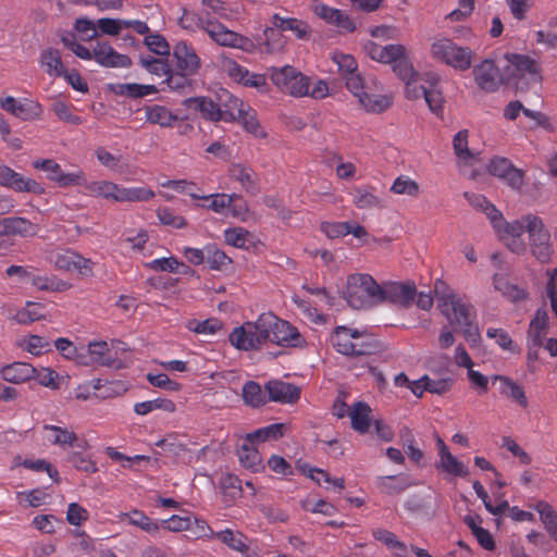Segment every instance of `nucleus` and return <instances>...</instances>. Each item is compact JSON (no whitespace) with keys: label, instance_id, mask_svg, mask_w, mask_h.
Listing matches in <instances>:
<instances>
[{"label":"nucleus","instance_id":"nucleus-64","mask_svg":"<svg viewBox=\"0 0 557 557\" xmlns=\"http://www.w3.org/2000/svg\"><path fill=\"white\" fill-rule=\"evenodd\" d=\"M16 497L21 505L36 508L45 505L49 495L44 490L35 488L28 492H18Z\"/></svg>","mask_w":557,"mask_h":557},{"label":"nucleus","instance_id":"nucleus-9","mask_svg":"<svg viewBox=\"0 0 557 557\" xmlns=\"http://www.w3.org/2000/svg\"><path fill=\"white\" fill-rule=\"evenodd\" d=\"M331 343L343 355H363L370 351V337L366 333L346 326L335 329Z\"/></svg>","mask_w":557,"mask_h":557},{"label":"nucleus","instance_id":"nucleus-51","mask_svg":"<svg viewBox=\"0 0 557 557\" xmlns=\"http://www.w3.org/2000/svg\"><path fill=\"white\" fill-rule=\"evenodd\" d=\"M540 515V519L544 524L546 531L553 540L557 542V513L556 511L544 502H539L535 506Z\"/></svg>","mask_w":557,"mask_h":557},{"label":"nucleus","instance_id":"nucleus-13","mask_svg":"<svg viewBox=\"0 0 557 557\" xmlns=\"http://www.w3.org/2000/svg\"><path fill=\"white\" fill-rule=\"evenodd\" d=\"M48 260L57 270L75 273L79 276H89L92 274L90 259H86L74 250L62 249L49 253Z\"/></svg>","mask_w":557,"mask_h":557},{"label":"nucleus","instance_id":"nucleus-49","mask_svg":"<svg viewBox=\"0 0 557 557\" xmlns=\"http://www.w3.org/2000/svg\"><path fill=\"white\" fill-rule=\"evenodd\" d=\"M238 458L243 467L257 472L262 468V459L259 451L248 443H244L238 449Z\"/></svg>","mask_w":557,"mask_h":557},{"label":"nucleus","instance_id":"nucleus-54","mask_svg":"<svg viewBox=\"0 0 557 557\" xmlns=\"http://www.w3.org/2000/svg\"><path fill=\"white\" fill-rule=\"evenodd\" d=\"M116 92L131 98H143L157 92L154 85L126 83L117 86Z\"/></svg>","mask_w":557,"mask_h":557},{"label":"nucleus","instance_id":"nucleus-62","mask_svg":"<svg viewBox=\"0 0 557 557\" xmlns=\"http://www.w3.org/2000/svg\"><path fill=\"white\" fill-rule=\"evenodd\" d=\"M182 265L184 263L173 256L153 259L145 264L146 268L152 271L170 273H177Z\"/></svg>","mask_w":557,"mask_h":557},{"label":"nucleus","instance_id":"nucleus-55","mask_svg":"<svg viewBox=\"0 0 557 557\" xmlns=\"http://www.w3.org/2000/svg\"><path fill=\"white\" fill-rule=\"evenodd\" d=\"M398 78L403 81L405 84V94L406 97L410 100L419 99L422 97L424 89H426L424 86L419 85L418 82L420 79L419 73L416 71L414 66L412 65V73L401 76L396 75Z\"/></svg>","mask_w":557,"mask_h":557},{"label":"nucleus","instance_id":"nucleus-6","mask_svg":"<svg viewBox=\"0 0 557 557\" xmlns=\"http://www.w3.org/2000/svg\"><path fill=\"white\" fill-rule=\"evenodd\" d=\"M381 285L371 275L356 273L347 277L342 295L351 308L367 309L381 304Z\"/></svg>","mask_w":557,"mask_h":557},{"label":"nucleus","instance_id":"nucleus-52","mask_svg":"<svg viewBox=\"0 0 557 557\" xmlns=\"http://www.w3.org/2000/svg\"><path fill=\"white\" fill-rule=\"evenodd\" d=\"M465 196L473 208L485 213L491 224L495 223V221L503 215L502 212L484 196L474 194H466Z\"/></svg>","mask_w":557,"mask_h":557},{"label":"nucleus","instance_id":"nucleus-11","mask_svg":"<svg viewBox=\"0 0 557 557\" xmlns=\"http://www.w3.org/2000/svg\"><path fill=\"white\" fill-rule=\"evenodd\" d=\"M33 168L46 172L47 178L54 182L59 187H76L86 184V174L77 169L73 172H64L59 163L52 159H38L33 161Z\"/></svg>","mask_w":557,"mask_h":557},{"label":"nucleus","instance_id":"nucleus-21","mask_svg":"<svg viewBox=\"0 0 557 557\" xmlns=\"http://www.w3.org/2000/svg\"><path fill=\"white\" fill-rule=\"evenodd\" d=\"M488 172L502 178L513 189H520L523 185V172L512 165V163L503 157H494L487 164Z\"/></svg>","mask_w":557,"mask_h":557},{"label":"nucleus","instance_id":"nucleus-15","mask_svg":"<svg viewBox=\"0 0 557 557\" xmlns=\"http://www.w3.org/2000/svg\"><path fill=\"white\" fill-rule=\"evenodd\" d=\"M0 108L23 121L38 120L42 114L41 104L28 98L16 99L13 96L1 97Z\"/></svg>","mask_w":557,"mask_h":557},{"label":"nucleus","instance_id":"nucleus-57","mask_svg":"<svg viewBox=\"0 0 557 557\" xmlns=\"http://www.w3.org/2000/svg\"><path fill=\"white\" fill-rule=\"evenodd\" d=\"M472 487L476 496L483 502L484 507L490 513L498 516L502 515L505 510L509 509V504L506 499H502L498 505H493L490 500L486 491L479 481H474Z\"/></svg>","mask_w":557,"mask_h":557},{"label":"nucleus","instance_id":"nucleus-47","mask_svg":"<svg viewBox=\"0 0 557 557\" xmlns=\"http://www.w3.org/2000/svg\"><path fill=\"white\" fill-rule=\"evenodd\" d=\"M46 438L61 447L71 446L76 441V435L73 431L57 425H45Z\"/></svg>","mask_w":557,"mask_h":557},{"label":"nucleus","instance_id":"nucleus-48","mask_svg":"<svg viewBox=\"0 0 557 557\" xmlns=\"http://www.w3.org/2000/svg\"><path fill=\"white\" fill-rule=\"evenodd\" d=\"M46 318L45 307L39 302H26L25 307L17 310L14 320L20 324H29Z\"/></svg>","mask_w":557,"mask_h":557},{"label":"nucleus","instance_id":"nucleus-16","mask_svg":"<svg viewBox=\"0 0 557 557\" xmlns=\"http://www.w3.org/2000/svg\"><path fill=\"white\" fill-rule=\"evenodd\" d=\"M475 84L486 92L496 91L503 83L499 67L493 59H484L472 69Z\"/></svg>","mask_w":557,"mask_h":557},{"label":"nucleus","instance_id":"nucleus-2","mask_svg":"<svg viewBox=\"0 0 557 557\" xmlns=\"http://www.w3.org/2000/svg\"><path fill=\"white\" fill-rule=\"evenodd\" d=\"M268 75L272 84L283 94L294 98L310 97L321 100L330 95L325 79L307 76L293 65L271 66Z\"/></svg>","mask_w":557,"mask_h":557},{"label":"nucleus","instance_id":"nucleus-53","mask_svg":"<svg viewBox=\"0 0 557 557\" xmlns=\"http://www.w3.org/2000/svg\"><path fill=\"white\" fill-rule=\"evenodd\" d=\"M17 345L34 356H39L50 350L49 341L38 335L25 336L18 339Z\"/></svg>","mask_w":557,"mask_h":557},{"label":"nucleus","instance_id":"nucleus-56","mask_svg":"<svg viewBox=\"0 0 557 557\" xmlns=\"http://www.w3.org/2000/svg\"><path fill=\"white\" fill-rule=\"evenodd\" d=\"M206 261L210 269L218 271L226 269L232 263V259L214 245H207Z\"/></svg>","mask_w":557,"mask_h":557},{"label":"nucleus","instance_id":"nucleus-1","mask_svg":"<svg viewBox=\"0 0 557 557\" xmlns=\"http://www.w3.org/2000/svg\"><path fill=\"white\" fill-rule=\"evenodd\" d=\"M437 307L448 324L459 330L471 347H479L482 341L474 308L443 281L434 283Z\"/></svg>","mask_w":557,"mask_h":557},{"label":"nucleus","instance_id":"nucleus-61","mask_svg":"<svg viewBox=\"0 0 557 557\" xmlns=\"http://www.w3.org/2000/svg\"><path fill=\"white\" fill-rule=\"evenodd\" d=\"M494 288L500 292L504 296L510 298L511 300H519L525 297V294L522 289H519L512 286L505 275L495 274L493 277Z\"/></svg>","mask_w":557,"mask_h":557},{"label":"nucleus","instance_id":"nucleus-38","mask_svg":"<svg viewBox=\"0 0 557 557\" xmlns=\"http://www.w3.org/2000/svg\"><path fill=\"white\" fill-rule=\"evenodd\" d=\"M39 64L41 69L52 77L65 75V66L58 49L47 48L40 53Z\"/></svg>","mask_w":557,"mask_h":557},{"label":"nucleus","instance_id":"nucleus-19","mask_svg":"<svg viewBox=\"0 0 557 557\" xmlns=\"http://www.w3.org/2000/svg\"><path fill=\"white\" fill-rule=\"evenodd\" d=\"M270 330V339L274 344L283 347H304L306 339L300 332L289 322L278 319L273 314Z\"/></svg>","mask_w":557,"mask_h":557},{"label":"nucleus","instance_id":"nucleus-23","mask_svg":"<svg viewBox=\"0 0 557 557\" xmlns=\"http://www.w3.org/2000/svg\"><path fill=\"white\" fill-rule=\"evenodd\" d=\"M114 361L112 348L104 341H95L87 346H81L79 364L110 366Z\"/></svg>","mask_w":557,"mask_h":557},{"label":"nucleus","instance_id":"nucleus-12","mask_svg":"<svg viewBox=\"0 0 557 557\" xmlns=\"http://www.w3.org/2000/svg\"><path fill=\"white\" fill-rule=\"evenodd\" d=\"M453 149L459 171L470 178L476 176L474 170L480 162V153L469 148V131L461 129L453 137Z\"/></svg>","mask_w":557,"mask_h":557},{"label":"nucleus","instance_id":"nucleus-29","mask_svg":"<svg viewBox=\"0 0 557 557\" xmlns=\"http://www.w3.org/2000/svg\"><path fill=\"white\" fill-rule=\"evenodd\" d=\"M223 235L227 245L238 249L249 250L257 247L259 243L257 236L253 233L239 226L224 230Z\"/></svg>","mask_w":557,"mask_h":557},{"label":"nucleus","instance_id":"nucleus-24","mask_svg":"<svg viewBox=\"0 0 557 557\" xmlns=\"http://www.w3.org/2000/svg\"><path fill=\"white\" fill-rule=\"evenodd\" d=\"M437 460L435 468L447 475L466 478L469 475L468 467L458 460L441 437L436 438Z\"/></svg>","mask_w":557,"mask_h":557},{"label":"nucleus","instance_id":"nucleus-4","mask_svg":"<svg viewBox=\"0 0 557 557\" xmlns=\"http://www.w3.org/2000/svg\"><path fill=\"white\" fill-rule=\"evenodd\" d=\"M273 313L264 312L256 321H249L235 327L228 335V341L236 349L257 350L270 339Z\"/></svg>","mask_w":557,"mask_h":557},{"label":"nucleus","instance_id":"nucleus-25","mask_svg":"<svg viewBox=\"0 0 557 557\" xmlns=\"http://www.w3.org/2000/svg\"><path fill=\"white\" fill-rule=\"evenodd\" d=\"M94 59L98 64L106 67H127L131 65V59L126 54L115 51L107 41L96 42Z\"/></svg>","mask_w":557,"mask_h":557},{"label":"nucleus","instance_id":"nucleus-45","mask_svg":"<svg viewBox=\"0 0 557 557\" xmlns=\"http://www.w3.org/2000/svg\"><path fill=\"white\" fill-rule=\"evenodd\" d=\"M199 199H202L206 201V203L201 205L202 208L212 210L215 213L222 214L226 210H228V208L231 207V205L233 203L234 200L238 199V195L237 194H232V195L213 194V195H209V196L200 195Z\"/></svg>","mask_w":557,"mask_h":557},{"label":"nucleus","instance_id":"nucleus-58","mask_svg":"<svg viewBox=\"0 0 557 557\" xmlns=\"http://www.w3.org/2000/svg\"><path fill=\"white\" fill-rule=\"evenodd\" d=\"M331 60L337 65V70L342 77L358 71V64L351 54L344 53L342 51H334L331 54Z\"/></svg>","mask_w":557,"mask_h":557},{"label":"nucleus","instance_id":"nucleus-35","mask_svg":"<svg viewBox=\"0 0 557 557\" xmlns=\"http://www.w3.org/2000/svg\"><path fill=\"white\" fill-rule=\"evenodd\" d=\"M287 40L273 24L263 30V40L259 45V51L267 54H277L285 50Z\"/></svg>","mask_w":557,"mask_h":557},{"label":"nucleus","instance_id":"nucleus-8","mask_svg":"<svg viewBox=\"0 0 557 557\" xmlns=\"http://www.w3.org/2000/svg\"><path fill=\"white\" fill-rule=\"evenodd\" d=\"M530 218H534V215H527L520 220L507 222L502 215L492 224L499 240L517 255L523 253L527 250L524 235L525 233L529 234L528 221Z\"/></svg>","mask_w":557,"mask_h":557},{"label":"nucleus","instance_id":"nucleus-18","mask_svg":"<svg viewBox=\"0 0 557 557\" xmlns=\"http://www.w3.org/2000/svg\"><path fill=\"white\" fill-rule=\"evenodd\" d=\"M528 225L532 253L540 261H547L552 253L549 233L544 228L542 220L537 216L530 218Z\"/></svg>","mask_w":557,"mask_h":557},{"label":"nucleus","instance_id":"nucleus-60","mask_svg":"<svg viewBox=\"0 0 557 557\" xmlns=\"http://www.w3.org/2000/svg\"><path fill=\"white\" fill-rule=\"evenodd\" d=\"M488 338L495 339V343L505 351L519 354L520 349L513 343L509 334L503 329L488 327L486 331Z\"/></svg>","mask_w":557,"mask_h":557},{"label":"nucleus","instance_id":"nucleus-40","mask_svg":"<svg viewBox=\"0 0 557 557\" xmlns=\"http://www.w3.org/2000/svg\"><path fill=\"white\" fill-rule=\"evenodd\" d=\"M389 191L396 196L418 198L421 194V186L409 175L400 174L393 181Z\"/></svg>","mask_w":557,"mask_h":557},{"label":"nucleus","instance_id":"nucleus-36","mask_svg":"<svg viewBox=\"0 0 557 557\" xmlns=\"http://www.w3.org/2000/svg\"><path fill=\"white\" fill-rule=\"evenodd\" d=\"M146 122L157 124L161 127H173L180 120L178 115L169 108L161 104L147 106L144 109Z\"/></svg>","mask_w":557,"mask_h":557},{"label":"nucleus","instance_id":"nucleus-31","mask_svg":"<svg viewBox=\"0 0 557 557\" xmlns=\"http://www.w3.org/2000/svg\"><path fill=\"white\" fill-rule=\"evenodd\" d=\"M88 195L121 202L123 186L110 181H95L83 185Z\"/></svg>","mask_w":557,"mask_h":557},{"label":"nucleus","instance_id":"nucleus-10","mask_svg":"<svg viewBox=\"0 0 557 557\" xmlns=\"http://www.w3.org/2000/svg\"><path fill=\"white\" fill-rule=\"evenodd\" d=\"M201 23L203 30L219 46L237 48L245 52H253L257 50V46L251 39L226 28L221 23L210 18L201 20Z\"/></svg>","mask_w":557,"mask_h":557},{"label":"nucleus","instance_id":"nucleus-27","mask_svg":"<svg viewBox=\"0 0 557 557\" xmlns=\"http://www.w3.org/2000/svg\"><path fill=\"white\" fill-rule=\"evenodd\" d=\"M265 389L270 399L276 403L293 404L300 397V389L298 386L278 380L270 381L265 385Z\"/></svg>","mask_w":557,"mask_h":557},{"label":"nucleus","instance_id":"nucleus-39","mask_svg":"<svg viewBox=\"0 0 557 557\" xmlns=\"http://www.w3.org/2000/svg\"><path fill=\"white\" fill-rule=\"evenodd\" d=\"M228 176L231 180L238 182L246 191L252 193L256 190L258 176L250 166L233 163L228 168Z\"/></svg>","mask_w":557,"mask_h":557},{"label":"nucleus","instance_id":"nucleus-5","mask_svg":"<svg viewBox=\"0 0 557 557\" xmlns=\"http://www.w3.org/2000/svg\"><path fill=\"white\" fill-rule=\"evenodd\" d=\"M362 50L372 61L391 65L396 75L406 76L412 73V62L409 51L403 44L379 45L372 39L362 42Z\"/></svg>","mask_w":557,"mask_h":557},{"label":"nucleus","instance_id":"nucleus-34","mask_svg":"<svg viewBox=\"0 0 557 557\" xmlns=\"http://www.w3.org/2000/svg\"><path fill=\"white\" fill-rule=\"evenodd\" d=\"M29 283L37 290L51 293L66 292L72 287L71 283L59 278L55 275L36 273L35 271L29 280Z\"/></svg>","mask_w":557,"mask_h":557},{"label":"nucleus","instance_id":"nucleus-20","mask_svg":"<svg viewBox=\"0 0 557 557\" xmlns=\"http://www.w3.org/2000/svg\"><path fill=\"white\" fill-rule=\"evenodd\" d=\"M381 302L388 301L408 307L416 298V285L412 282H385L381 285Z\"/></svg>","mask_w":557,"mask_h":557},{"label":"nucleus","instance_id":"nucleus-32","mask_svg":"<svg viewBox=\"0 0 557 557\" xmlns=\"http://www.w3.org/2000/svg\"><path fill=\"white\" fill-rule=\"evenodd\" d=\"M371 412L372 410L368 404L363 401L355 403L348 410L351 428L360 434H366L372 423Z\"/></svg>","mask_w":557,"mask_h":557},{"label":"nucleus","instance_id":"nucleus-26","mask_svg":"<svg viewBox=\"0 0 557 557\" xmlns=\"http://www.w3.org/2000/svg\"><path fill=\"white\" fill-rule=\"evenodd\" d=\"M173 55L176 60L177 69L184 75H195L200 67V59L195 50L186 42L182 41L175 45Z\"/></svg>","mask_w":557,"mask_h":557},{"label":"nucleus","instance_id":"nucleus-46","mask_svg":"<svg viewBox=\"0 0 557 557\" xmlns=\"http://www.w3.org/2000/svg\"><path fill=\"white\" fill-rule=\"evenodd\" d=\"M214 539L221 541L223 544L236 552L246 553L248 550V540L243 533L238 531L225 529L223 531L216 532Z\"/></svg>","mask_w":557,"mask_h":557},{"label":"nucleus","instance_id":"nucleus-28","mask_svg":"<svg viewBox=\"0 0 557 557\" xmlns=\"http://www.w3.org/2000/svg\"><path fill=\"white\" fill-rule=\"evenodd\" d=\"M3 232L11 236L33 237L36 236L40 226L22 216H10L1 221Z\"/></svg>","mask_w":557,"mask_h":557},{"label":"nucleus","instance_id":"nucleus-33","mask_svg":"<svg viewBox=\"0 0 557 557\" xmlns=\"http://www.w3.org/2000/svg\"><path fill=\"white\" fill-rule=\"evenodd\" d=\"M492 381H498L499 393L508 398H511L519 406L525 408L528 407V398L523 387L518 384L516 381L506 375L495 374L491 377Z\"/></svg>","mask_w":557,"mask_h":557},{"label":"nucleus","instance_id":"nucleus-59","mask_svg":"<svg viewBox=\"0 0 557 557\" xmlns=\"http://www.w3.org/2000/svg\"><path fill=\"white\" fill-rule=\"evenodd\" d=\"M236 121H238L243 127L255 137L264 138L267 136L265 131L257 120L256 112L251 110L250 107L247 108L244 114H242Z\"/></svg>","mask_w":557,"mask_h":557},{"label":"nucleus","instance_id":"nucleus-7","mask_svg":"<svg viewBox=\"0 0 557 557\" xmlns=\"http://www.w3.org/2000/svg\"><path fill=\"white\" fill-rule=\"evenodd\" d=\"M510 79L519 90L541 84L543 81L542 66L539 60L521 53H506Z\"/></svg>","mask_w":557,"mask_h":557},{"label":"nucleus","instance_id":"nucleus-22","mask_svg":"<svg viewBox=\"0 0 557 557\" xmlns=\"http://www.w3.org/2000/svg\"><path fill=\"white\" fill-rule=\"evenodd\" d=\"M184 103L188 109L199 112L206 120L212 122L224 121L227 123L235 121V112H222L218 104L210 98H189L186 99Z\"/></svg>","mask_w":557,"mask_h":557},{"label":"nucleus","instance_id":"nucleus-30","mask_svg":"<svg viewBox=\"0 0 557 557\" xmlns=\"http://www.w3.org/2000/svg\"><path fill=\"white\" fill-rule=\"evenodd\" d=\"M35 373V368L26 362H13L0 368L2 380L13 384H22L32 380Z\"/></svg>","mask_w":557,"mask_h":557},{"label":"nucleus","instance_id":"nucleus-14","mask_svg":"<svg viewBox=\"0 0 557 557\" xmlns=\"http://www.w3.org/2000/svg\"><path fill=\"white\" fill-rule=\"evenodd\" d=\"M0 186L10 188L16 193H32L44 195L45 187L34 178L26 177L13 169L0 162Z\"/></svg>","mask_w":557,"mask_h":557},{"label":"nucleus","instance_id":"nucleus-37","mask_svg":"<svg viewBox=\"0 0 557 557\" xmlns=\"http://www.w3.org/2000/svg\"><path fill=\"white\" fill-rule=\"evenodd\" d=\"M117 518L120 521L127 520L129 524L139 528L152 536L158 535L160 532L159 521L150 519L140 510L134 509L128 512H121Z\"/></svg>","mask_w":557,"mask_h":557},{"label":"nucleus","instance_id":"nucleus-50","mask_svg":"<svg viewBox=\"0 0 557 557\" xmlns=\"http://www.w3.org/2000/svg\"><path fill=\"white\" fill-rule=\"evenodd\" d=\"M352 203L358 209H373L382 207V200L369 188L356 187L352 191Z\"/></svg>","mask_w":557,"mask_h":557},{"label":"nucleus","instance_id":"nucleus-44","mask_svg":"<svg viewBox=\"0 0 557 557\" xmlns=\"http://www.w3.org/2000/svg\"><path fill=\"white\" fill-rule=\"evenodd\" d=\"M156 410H162L164 412L172 413L176 410V405L173 400L161 397L151 400L136 403L134 405V411L138 416H146Z\"/></svg>","mask_w":557,"mask_h":557},{"label":"nucleus","instance_id":"nucleus-41","mask_svg":"<svg viewBox=\"0 0 557 557\" xmlns=\"http://www.w3.org/2000/svg\"><path fill=\"white\" fill-rule=\"evenodd\" d=\"M286 425L284 423H274L260 428L246 435V441L249 444L263 443L267 441H277L283 437Z\"/></svg>","mask_w":557,"mask_h":557},{"label":"nucleus","instance_id":"nucleus-43","mask_svg":"<svg viewBox=\"0 0 557 557\" xmlns=\"http://www.w3.org/2000/svg\"><path fill=\"white\" fill-rule=\"evenodd\" d=\"M272 24L275 27H278L280 30H290L295 33L296 37L299 39H305L310 34L309 25L297 18L282 17L277 14H274L272 17Z\"/></svg>","mask_w":557,"mask_h":557},{"label":"nucleus","instance_id":"nucleus-42","mask_svg":"<svg viewBox=\"0 0 557 557\" xmlns=\"http://www.w3.org/2000/svg\"><path fill=\"white\" fill-rule=\"evenodd\" d=\"M358 102L367 112L381 113L392 106L393 99L388 95L370 94L366 91V94L358 99Z\"/></svg>","mask_w":557,"mask_h":557},{"label":"nucleus","instance_id":"nucleus-17","mask_svg":"<svg viewBox=\"0 0 557 557\" xmlns=\"http://www.w3.org/2000/svg\"><path fill=\"white\" fill-rule=\"evenodd\" d=\"M221 66L235 83L258 90H263L267 87V76L264 74L249 72L232 59L223 57Z\"/></svg>","mask_w":557,"mask_h":557},{"label":"nucleus","instance_id":"nucleus-63","mask_svg":"<svg viewBox=\"0 0 557 557\" xmlns=\"http://www.w3.org/2000/svg\"><path fill=\"white\" fill-rule=\"evenodd\" d=\"M154 197V191L149 187H124L121 202L149 201Z\"/></svg>","mask_w":557,"mask_h":557},{"label":"nucleus","instance_id":"nucleus-3","mask_svg":"<svg viewBox=\"0 0 557 557\" xmlns=\"http://www.w3.org/2000/svg\"><path fill=\"white\" fill-rule=\"evenodd\" d=\"M430 57L438 64L466 72L472 67L474 52L447 36H435L430 44Z\"/></svg>","mask_w":557,"mask_h":557}]
</instances>
